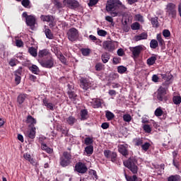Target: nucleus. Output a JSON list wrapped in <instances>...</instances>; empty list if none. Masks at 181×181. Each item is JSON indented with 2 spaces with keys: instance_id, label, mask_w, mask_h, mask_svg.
Segmentation results:
<instances>
[{
  "instance_id": "f257e3e1",
  "label": "nucleus",
  "mask_w": 181,
  "mask_h": 181,
  "mask_svg": "<svg viewBox=\"0 0 181 181\" xmlns=\"http://www.w3.org/2000/svg\"><path fill=\"white\" fill-rule=\"evenodd\" d=\"M119 6L125 9V6L119 0H107L105 8L107 12H110L111 16L115 18V16H118Z\"/></svg>"
},
{
  "instance_id": "f03ea898",
  "label": "nucleus",
  "mask_w": 181,
  "mask_h": 181,
  "mask_svg": "<svg viewBox=\"0 0 181 181\" xmlns=\"http://www.w3.org/2000/svg\"><path fill=\"white\" fill-rule=\"evenodd\" d=\"M124 166L129 169L130 171L133 173V175H136L138 173V165H136V159L134 158H130L127 160L123 162Z\"/></svg>"
},
{
  "instance_id": "7ed1b4c3",
  "label": "nucleus",
  "mask_w": 181,
  "mask_h": 181,
  "mask_svg": "<svg viewBox=\"0 0 181 181\" xmlns=\"http://www.w3.org/2000/svg\"><path fill=\"white\" fill-rule=\"evenodd\" d=\"M59 160V165H61L62 168L69 166V165L71 163V154L67 151H64L60 157Z\"/></svg>"
},
{
  "instance_id": "20e7f679",
  "label": "nucleus",
  "mask_w": 181,
  "mask_h": 181,
  "mask_svg": "<svg viewBox=\"0 0 181 181\" xmlns=\"http://www.w3.org/2000/svg\"><path fill=\"white\" fill-rule=\"evenodd\" d=\"M38 63L45 69H52L54 67V58L49 55L44 60H38Z\"/></svg>"
},
{
  "instance_id": "39448f33",
  "label": "nucleus",
  "mask_w": 181,
  "mask_h": 181,
  "mask_svg": "<svg viewBox=\"0 0 181 181\" xmlns=\"http://www.w3.org/2000/svg\"><path fill=\"white\" fill-rule=\"evenodd\" d=\"M166 15L170 19H175L176 18V4L173 3H168L165 7Z\"/></svg>"
},
{
  "instance_id": "423d86ee",
  "label": "nucleus",
  "mask_w": 181,
  "mask_h": 181,
  "mask_svg": "<svg viewBox=\"0 0 181 181\" xmlns=\"http://www.w3.org/2000/svg\"><path fill=\"white\" fill-rule=\"evenodd\" d=\"M167 89L160 86L157 90V99L158 101L166 103L168 101Z\"/></svg>"
},
{
  "instance_id": "0eeeda50",
  "label": "nucleus",
  "mask_w": 181,
  "mask_h": 181,
  "mask_svg": "<svg viewBox=\"0 0 181 181\" xmlns=\"http://www.w3.org/2000/svg\"><path fill=\"white\" fill-rule=\"evenodd\" d=\"M130 52L132 53V57L135 60V59H138L139 57V54L144 50V46L139 45L136 47H130Z\"/></svg>"
},
{
  "instance_id": "6e6552de",
  "label": "nucleus",
  "mask_w": 181,
  "mask_h": 181,
  "mask_svg": "<svg viewBox=\"0 0 181 181\" xmlns=\"http://www.w3.org/2000/svg\"><path fill=\"white\" fill-rule=\"evenodd\" d=\"M67 36L69 40L71 42H76L78 39V30L77 29L72 28L69 30L67 33Z\"/></svg>"
},
{
  "instance_id": "1a4fd4ad",
  "label": "nucleus",
  "mask_w": 181,
  "mask_h": 181,
  "mask_svg": "<svg viewBox=\"0 0 181 181\" xmlns=\"http://www.w3.org/2000/svg\"><path fill=\"white\" fill-rule=\"evenodd\" d=\"M74 86L70 84H68V95H69V98H70V100H71V101H73L74 103H77L76 102V100L77 98V94H76V93H74Z\"/></svg>"
},
{
  "instance_id": "9d476101",
  "label": "nucleus",
  "mask_w": 181,
  "mask_h": 181,
  "mask_svg": "<svg viewBox=\"0 0 181 181\" xmlns=\"http://www.w3.org/2000/svg\"><path fill=\"white\" fill-rule=\"evenodd\" d=\"M75 170H76V172H78V173L84 174V173H86V172H87L88 168H87V165H86V164H84L81 162H79L76 164Z\"/></svg>"
},
{
  "instance_id": "9b49d317",
  "label": "nucleus",
  "mask_w": 181,
  "mask_h": 181,
  "mask_svg": "<svg viewBox=\"0 0 181 181\" xmlns=\"http://www.w3.org/2000/svg\"><path fill=\"white\" fill-rule=\"evenodd\" d=\"M40 19L41 21H42V22H49V27L50 28H53V26H54V17H53L52 16L50 15H41L40 16Z\"/></svg>"
},
{
  "instance_id": "f8f14e48",
  "label": "nucleus",
  "mask_w": 181,
  "mask_h": 181,
  "mask_svg": "<svg viewBox=\"0 0 181 181\" xmlns=\"http://www.w3.org/2000/svg\"><path fill=\"white\" fill-rule=\"evenodd\" d=\"M103 49L107 52H114L115 50V43L112 41H105L103 42Z\"/></svg>"
},
{
  "instance_id": "ddd939ff",
  "label": "nucleus",
  "mask_w": 181,
  "mask_h": 181,
  "mask_svg": "<svg viewBox=\"0 0 181 181\" xmlns=\"http://www.w3.org/2000/svg\"><path fill=\"white\" fill-rule=\"evenodd\" d=\"M104 155L107 159H110L112 162L117 160V153L112 152L110 150H105Z\"/></svg>"
},
{
  "instance_id": "4468645a",
  "label": "nucleus",
  "mask_w": 181,
  "mask_h": 181,
  "mask_svg": "<svg viewBox=\"0 0 181 181\" xmlns=\"http://www.w3.org/2000/svg\"><path fill=\"white\" fill-rule=\"evenodd\" d=\"M64 4L71 9H76L80 6V4L76 0H64Z\"/></svg>"
},
{
  "instance_id": "2eb2a0df",
  "label": "nucleus",
  "mask_w": 181,
  "mask_h": 181,
  "mask_svg": "<svg viewBox=\"0 0 181 181\" xmlns=\"http://www.w3.org/2000/svg\"><path fill=\"white\" fill-rule=\"evenodd\" d=\"M81 83V87L83 88V90H85L87 91L90 87H91V82H90L88 80L84 78H81L80 79Z\"/></svg>"
},
{
  "instance_id": "dca6fc26",
  "label": "nucleus",
  "mask_w": 181,
  "mask_h": 181,
  "mask_svg": "<svg viewBox=\"0 0 181 181\" xmlns=\"http://www.w3.org/2000/svg\"><path fill=\"white\" fill-rule=\"evenodd\" d=\"M118 151L123 156H127L128 155V144H120L118 146Z\"/></svg>"
},
{
  "instance_id": "f3484780",
  "label": "nucleus",
  "mask_w": 181,
  "mask_h": 181,
  "mask_svg": "<svg viewBox=\"0 0 181 181\" xmlns=\"http://www.w3.org/2000/svg\"><path fill=\"white\" fill-rule=\"evenodd\" d=\"M25 135L30 139H35L36 137V127H32L30 130L26 131Z\"/></svg>"
},
{
  "instance_id": "a211bd4d",
  "label": "nucleus",
  "mask_w": 181,
  "mask_h": 181,
  "mask_svg": "<svg viewBox=\"0 0 181 181\" xmlns=\"http://www.w3.org/2000/svg\"><path fill=\"white\" fill-rule=\"evenodd\" d=\"M28 26H33L36 23V17L35 16H28L25 20Z\"/></svg>"
},
{
  "instance_id": "6ab92c4d",
  "label": "nucleus",
  "mask_w": 181,
  "mask_h": 181,
  "mask_svg": "<svg viewBox=\"0 0 181 181\" xmlns=\"http://www.w3.org/2000/svg\"><path fill=\"white\" fill-rule=\"evenodd\" d=\"M27 98H28L27 94L21 93L20 95H18V96L17 97V103L18 105H22L23 103H25Z\"/></svg>"
},
{
  "instance_id": "aec40b11",
  "label": "nucleus",
  "mask_w": 181,
  "mask_h": 181,
  "mask_svg": "<svg viewBox=\"0 0 181 181\" xmlns=\"http://www.w3.org/2000/svg\"><path fill=\"white\" fill-rule=\"evenodd\" d=\"M148 39V33H142L140 35L134 36V40L136 42H139V40H145Z\"/></svg>"
},
{
  "instance_id": "412c9836",
  "label": "nucleus",
  "mask_w": 181,
  "mask_h": 181,
  "mask_svg": "<svg viewBox=\"0 0 181 181\" xmlns=\"http://www.w3.org/2000/svg\"><path fill=\"white\" fill-rule=\"evenodd\" d=\"M43 105L46 107L48 110H51V111H53L54 110V105L52 103H49V100H47V98L43 99Z\"/></svg>"
},
{
  "instance_id": "4be33fe9",
  "label": "nucleus",
  "mask_w": 181,
  "mask_h": 181,
  "mask_svg": "<svg viewBox=\"0 0 181 181\" xmlns=\"http://www.w3.org/2000/svg\"><path fill=\"white\" fill-rule=\"evenodd\" d=\"M65 121L68 125L73 126L77 122V119L73 116H69L65 119Z\"/></svg>"
},
{
  "instance_id": "5701e85b",
  "label": "nucleus",
  "mask_w": 181,
  "mask_h": 181,
  "mask_svg": "<svg viewBox=\"0 0 181 181\" xmlns=\"http://www.w3.org/2000/svg\"><path fill=\"white\" fill-rule=\"evenodd\" d=\"M29 70L33 74H39L40 73V69H39V67L35 64L30 66Z\"/></svg>"
},
{
  "instance_id": "b1692460",
  "label": "nucleus",
  "mask_w": 181,
  "mask_h": 181,
  "mask_svg": "<svg viewBox=\"0 0 181 181\" xmlns=\"http://www.w3.org/2000/svg\"><path fill=\"white\" fill-rule=\"evenodd\" d=\"M92 105L93 108H100V107L101 106V100L100 99L92 100Z\"/></svg>"
},
{
  "instance_id": "393cba45",
  "label": "nucleus",
  "mask_w": 181,
  "mask_h": 181,
  "mask_svg": "<svg viewBox=\"0 0 181 181\" xmlns=\"http://www.w3.org/2000/svg\"><path fill=\"white\" fill-rule=\"evenodd\" d=\"M38 56L39 57H45V56H48V57H50L52 54L49 53V51L47 49H42L39 52Z\"/></svg>"
},
{
  "instance_id": "a878e982",
  "label": "nucleus",
  "mask_w": 181,
  "mask_h": 181,
  "mask_svg": "<svg viewBox=\"0 0 181 181\" xmlns=\"http://www.w3.org/2000/svg\"><path fill=\"white\" fill-rule=\"evenodd\" d=\"M101 59L103 63H108L109 60H110V54L107 52H105L102 54L101 56Z\"/></svg>"
},
{
  "instance_id": "bb28decb",
  "label": "nucleus",
  "mask_w": 181,
  "mask_h": 181,
  "mask_svg": "<svg viewBox=\"0 0 181 181\" xmlns=\"http://www.w3.org/2000/svg\"><path fill=\"white\" fill-rule=\"evenodd\" d=\"M41 148L42 151H45V152H47V153H52L53 152V149L48 147L47 145H46V144H42Z\"/></svg>"
},
{
  "instance_id": "cd10ccee",
  "label": "nucleus",
  "mask_w": 181,
  "mask_h": 181,
  "mask_svg": "<svg viewBox=\"0 0 181 181\" xmlns=\"http://www.w3.org/2000/svg\"><path fill=\"white\" fill-rule=\"evenodd\" d=\"M105 117L107 121H111V119H113V118H115V115H114V113H112V112H110L109 110H106Z\"/></svg>"
},
{
  "instance_id": "c85d7f7f",
  "label": "nucleus",
  "mask_w": 181,
  "mask_h": 181,
  "mask_svg": "<svg viewBox=\"0 0 181 181\" xmlns=\"http://www.w3.org/2000/svg\"><path fill=\"white\" fill-rule=\"evenodd\" d=\"M87 118H88V112H87V110H82L81 111V119L84 121Z\"/></svg>"
},
{
  "instance_id": "c756f323",
  "label": "nucleus",
  "mask_w": 181,
  "mask_h": 181,
  "mask_svg": "<svg viewBox=\"0 0 181 181\" xmlns=\"http://www.w3.org/2000/svg\"><path fill=\"white\" fill-rule=\"evenodd\" d=\"M28 52L33 57H36V56H37V49H36V48H35L33 47H31L28 48Z\"/></svg>"
},
{
  "instance_id": "7c9ffc66",
  "label": "nucleus",
  "mask_w": 181,
  "mask_h": 181,
  "mask_svg": "<svg viewBox=\"0 0 181 181\" xmlns=\"http://www.w3.org/2000/svg\"><path fill=\"white\" fill-rule=\"evenodd\" d=\"M27 124H30V125L36 124V120L31 115H28L26 120Z\"/></svg>"
},
{
  "instance_id": "2f4dec72",
  "label": "nucleus",
  "mask_w": 181,
  "mask_h": 181,
  "mask_svg": "<svg viewBox=\"0 0 181 181\" xmlns=\"http://www.w3.org/2000/svg\"><path fill=\"white\" fill-rule=\"evenodd\" d=\"M156 62V57H151L147 59V64L148 66H153Z\"/></svg>"
},
{
  "instance_id": "473e14b6",
  "label": "nucleus",
  "mask_w": 181,
  "mask_h": 181,
  "mask_svg": "<svg viewBox=\"0 0 181 181\" xmlns=\"http://www.w3.org/2000/svg\"><path fill=\"white\" fill-rule=\"evenodd\" d=\"M168 181H180V175H170V177H168Z\"/></svg>"
},
{
  "instance_id": "72a5a7b5",
  "label": "nucleus",
  "mask_w": 181,
  "mask_h": 181,
  "mask_svg": "<svg viewBox=\"0 0 181 181\" xmlns=\"http://www.w3.org/2000/svg\"><path fill=\"white\" fill-rule=\"evenodd\" d=\"M124 177L127 181H138V177H136V175L128 176L127 173H124Z\"/></svg>"
},
{
  "instance_id": "f704fd0d",
  "label": "nucleus",
  "mask_w": 181,
  "mask_h": 181,
  "mask_svg": "<svg viewBox=\"0 0 181 181\" xmlns=\"http://www.w3.org/2000/svg\"><path fill=\"white\" fill-rule=\"evenodd\" d=\"M151 25L153 28H158L159 26V23L158 22V17H154L151 18Z\"/></svg>"
},
{
  "instance_id": "c9c22d12",
  "label": "nucleus",
  "mask_w": 181,
  "mask_h": 181,
  "mask_svg": "<svg viewBox=\"0 0 181 181\" xmlns=\"http://www.w3.org/2000/svg\"><path fill=\"white\" fill-rule=\"evenodd\" d=\"M94 151V148L93 146H88L85 148V152L87 155H93V152Z\"/></svg>"
},
{
  "instance_id": "e433bc0d",
  "label": "nucleus",
  "mask_w": 181,
  "mask_h": 181,
  "mask_svg": "<svg viewBox=\"0 0 181 181\" xmlns=\"http://www.w3.org/2000/svg\"><path fill=\"white\" fill-rule=\"evenodd\" d=\"M143 129L146 134H151V132H152V127H151L149 124H144Z\"/></svg>"
},
{
  "instance_id": "4c0bfd02",
  "label": "nucleus",
  "mask_w": 181,
  "mask_h": 181,
  "mask_svg": "<svg viewBox=\"0 0 181 181\" xmlns=\"http://www.w3.org/2000/svg\"><path fill=\"white\" fill-rule=\"evenodd\" d=\"M45 33L47 39H53V34L52 33V30H50V29L45 28Z\"/></svg>"
},
{
  "instance_id": "58836bf2",
  "label": "nucleus",
  "mask_w": 181,
  "mask_h": 181,
  "mask_svg": "<svg viewBox=\"0 0 181 181\" xmlns=\"http://www.w3.org/2000/svg\"><path fill=\"white\" fill-rule=\"evenodd\" d=\"M156 39L160 46H163V45H165V40H163L160 34H157Z\"/></svg>"
},
{
  "instance_id": "ea45409f",
  "label": "nucleus",
  "mask_w": 181,
  "mask_h": 181,
  "mask_svg": "<svg viewBox=\"0 0 181 181\" xmlns=\"http://www.w3.org/2000/svg\"><path fill=\"white\" fill-rule=\"evenodd\" d=\"M131 28L132 30H139L141 29V25L139 23L136 22L132 24Z\"/></svg>"
},
{
  "instance_id": "a19ab883",
  "label": "nucleus",
  "mask_w": 181,
  "mask_h": 181,
  "mask_svg": "<svg viewBox=\"0 0 181 181\" xmlns=\"http://www.w3.org/2000/svg\"><path fill=\"white\" fill-rule=\"evenodd\" d=\"M158 41L156 40H151L150 42V47L151 49H156V47H158Z\"/></svg>"
},
{
  "instance_id": "79ce46f5",
  "label": "nucleus",
  "mask_w": 181,
  "mask_h": 181,
  "mask_svg": "<svg viewBox=\"0 0 181 181\" xmlns=\"http://www.w3.org/2000/svg\"><path fill=\"white\" fill-rule=\"evenodd\" d=\"M156 117H162L163 115V110H162L161 107H158L154 112Z\"/></svg>"
},
{
  "instance_id": "37998d69",
  "label": "nucleus",
  "mask_w": 181,
  "mask_h": 181,
  "mask_svg": "<svg viewBox=\"0 0 181 181\" xmlns=\"http://www.w3.org/2000/svg\"><path fill=\"white\" fill-rule=\"evenodd\" d=\"M134 19H135V21L140 22L141 23H144V22H145V21L144 20V16H142V15H141V14H136L134 16Z\"/></svg>"
},
{
  "instance_id": "c03bdc74",
  "label": "nucleus",
  "mask_w": 181,
  "mask_h": 181,
  "mask_svg": "<svg viewBox=\"0 0 181 181\" xmlns=\"http://www.w3.org/2000/svg\"><path fill=\"white\" fill-rule=\"evenodd\" d=\"M132 120V117H131V115L129 114H125L123 115V121L125 122H131Z\"/></svg>"
},
{
  "instance_id": "a18cd8bd",
  "label": "nucleus",
  "mask_w": 181,
  "mask_h": 181,
  "mask_svg": "<svg viewBox=\"0 0 181 181\" xmlns=\"http://www.w3.org/2000/svg\"><path fill=\"white\" fill-rule=\"evenodd\" d=\"M173 101L174 103V104H175L176 105L180 104L181 103V97L180 96H174L173 98Z\"/></svg>"
},
{
  "instance_id": "49530a36",
  "label": "nucleus",
  "mask_w": 181,
  "mask_h": 181,
  "mask_svg": "<svg viewBox=\"0 0 181 181\" xmlns=\"http://www.w3.org/2000/svg\"><path fill=\"white\" fill-rule=\"evenodd\" d=\"M57 57L63 64H67V59H66V57H64L62 54H58Z\"/></svg>"
},
{
  "instance_id": "de8ad7c7",
  "label": "nucleus",
  "mask_w": 181,
  "mask_h": 181,
  "mask_svg": "<svg viewBox=\"0 0 181 181\" xmlns=\"http://www.w3.org/2000/svg\"><path fill=\"white\" fill-rule=\"evenodd\" d=\"M150 147H151V144L148 142H146L141 145V148L143 151H144V152L148 151V149H149Z\"/></svg>"
},
{
  "instance_id": "09e8293b",
  "label": "nucleus",
  "mask_w": 181,
  "mask_h": 181,
  "mask_svg": "<svg viewBox=\"0 0 181 181\" xmlns=\"http://www.w3.org/2000/svg\"><path fill=\"white\" fill-rule=\"evenodd\" d=\"M127 71V67L124 66H119L117 67V72L119 73V74H124Z\"/></svg>"
},
{
  "instance_id": "8fccbe9b",
  "label": "nucleus",
  "mask_w": 181,
  "mask_h": 181,
  "mask_svg": "<svg viewBox=\"0 0 181 181\" xmlns=\"http://www.w3.org/2000/svg\"><path fill=\"white\" fill-rule=\"evenodd\" d=\"M89 39H90L92 42H95L96 45H100V43H101V41L97 39L96 36H94L93 35H89Z\"/></svg>"
},
{
  "instance_id": "3c124183",
  "label": "nucleus",
  "mask_w": 181,
  "mask_h": 181,
  "mask_svg": "<svg viewBox=\"0 0 181 181\" xmlns=\"http://www.w3.org/2000/svg\"><path fill=\"white\" fill-rule=\"evenodd\" d=\"M9 66H11V67H15V66H16V64H18V59H11L9 62Z\"/></svg>"
},
{
  "instance_id": "603ef678",
  "label": "nucleus",
  "mask_w": 181,
  "mask_h": 181,
  "mask_svg": "<svg viewBox=\"0 0 181 181\" xmlns=\"http://www.w3.org/2000/svg\"><path fill=\"white\" fill-rule=\"evenodd\" d=\"M104 66L103 65V64L101 63H98L96 64L95 69L96 70V71H101V70H103Z\"/></svg>"
},
{
  "instance_id": "864d4df0",
  "label": "nucleus",
  "mask_w": 181,
  "mask_h": 181,
  "mask_svg": "<svg viewBox=\"0 0 181 181\" xmlns=\"http://www.w3.org/2000/svg\"><path fill=\"white\" fill-rule=\"evenodd\" d=\"M135 145L136 146H142V144H144V141L141 139H134Z\"/></svg>"
},
{
  "instance_id": "5fc2aeb1",
  "label": "nucleus",
  "mask_w": 181,
  "mask_h": 181,
  "mask_svg": "<svg viewBox=\"0 0 181 181\" xmlns=\"http://www.w3.org/2000/svg\"><path fill=\"white\" fill-rule=\"evenodd\" d=\"M54 4L55 5L56 7L58 8V9H60V8H63V4H62V2H59V0H54Z\"/></svg>"
},
{
  "instance_id": "6e6d98bb",
  "label": "nucleus",
  "mask_w": 181,
  "mask_h": 181,
  "mask_svg": "<svg viewBox=\"0 0 181 181\" xmlns=\"http://www.w3.org/2000/svg\"><path fill=\"white\" fill-rule=\"evenodd\" d=\"M16 46L17 47H23V41L22 40H16Z\"/></svg>"
},
{
  "instance_id": "4d7b16f0",
  "label": "nucleus",
  "mask_w": 181,
  "mask_h": 181,
  "mask_svg": "<svg viewBox=\"0 0 181 181\" xmlns=\"http://www.w3.org/2000/svg\"><path fill=\"white\" fill-rule=\"evenodd\" d=\"M98 35L99 36L105 37V36H107V31H105L104 30H98Z\"/></svg>"
},
{
  "instance_id": "13d9d810",
  "label": "nucleus",
  "mask_w": 181,
  "mask_h": 181,
  "mask_svg": "<svg viewBox=\"0 0 181 181\" xmlns=\"http://www.w3.org/2000/svg\"><path fill=\"white\" fill-rule=\"evenodd\" d=\"M15 76L21 77L22 76V67H19L14 73Z\"/></svg>"
},
{
  "instance_id": "bf43d9fd",
  "label": "nucleus",
  "mask_w": 181,
  "mask_h": 181,
  "mask_svg": "<svg viewBox=\"0 0 181 181\" xmlns=\"http://www.w3.org/2000/svg\"><path fill=\"white\" fill-rule=\"evenodd\" d=\"M98 4V0H90L88 5V6H94V5H97Z\"/></svg>"
},
{
  "instance_id": "052dcab7",
  "label": "nucleus",
  "mask_w": 181,
  "mask_h": 181,
  "mask_svg": "<svg viewBox=\"0 0 181 181\" xmlns=\"http://www.w3.org/2000/svg\"><path fill=\"white\" fill-rule=\"evenodd\" d=\"M21 4L23 6H25V8H28L30 4V1L29 0H23L21 1Z\"/></svg>"
},
{
  "instance_id": "680f3d73",
  "label": "nucleus",
  "mask_w": 181,
  "mask_h": 181,
  "mask_svg": "<svg viewBox=\"0 0 181 181\" xmlns=\"http://www.w3.org/2000/svg\"><path fill=\"white\" fill-rule=\"evenodd\" d=\"M85 144L86 145H91V144H93V139H91L90 137H86L85 139Z\"/></svg>"
},
{
  "instance_id": "e2e57ef3",
  "label": "nucleus",
  "mask_w": 181,
  "mask_h": 181,
  "mask_svg": "<svg viewBox=\"0 0 181 181\" xmlns=\"http://www.w3.org/2000/svg\"><path fill=\"white\" fill-rule=\"evenodd\" d=\"M163 35L164 37H169V36H170V31H169V30H164L163 31Z\"/></svg>"
},
{
  "instance_id": "0e129e2a",
  "label": "nucleus",
  "mask_w": 181,
  "mask_h": 181,
  "mask_svg": "<svg viewBox=\"0 0 181 181\" xmlns=\"http://www.w3.org/2000/svg\"><path fill=\"white\" fill-rule=\"evenodd\" d=\"M81 52L83 56H88L90 54V49H83Z\"/></svg>"
},
{
  "instance_id": "69168bd1",
  "label": "nucleus",
  "mask_w": 181,
  "mask_h": 181,
  "mask_svg": "<svg viewBox=\"0 0 181 181\" xmlns=\"http://www.w3.org/2000/svg\"><path fill=\"white\" fill-rule=\"evenodd\" d=\"M101 128H103V129H108V128H110V124L104 122L101 124Z\"/></svg>"
},
{
  "instance_id": "338daca9",
  "label": "nucleus",
  "mask_w": 181,
  "mask_h": 181,
  "mask_svg": "<svg viewBox=\"0 0 181 181\" xmlns=\"http://www.w3.org/2000/svg\"><path fill=\"white\" fill-rule=\"evenodd\" d=\"M117 54L120 57L124 56V54H125V52H124V49H122V48H119V49H117Z\"/></svg>"
},
{
  "instance_id": "774afa93",
  "label": "nucleus",
  "mask_w": 181,
  "mask_h": 181,
  "mask_svg": "<svg viewBox=\"0 0 181 181\" xmlns=\"http://www.w3.org/2000/svg\"><path fill=\"white\" fill-rule=\"evenodd\" d=\"M120 60H121V59H119L118 57H114L113 60H112L113 64H119L120 62H121Z\"/></svg>"
}]
</instances>
